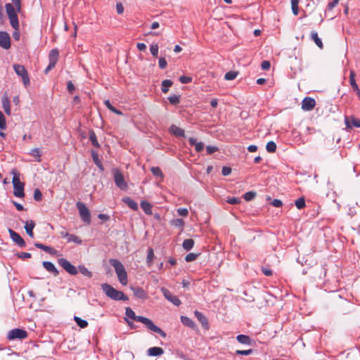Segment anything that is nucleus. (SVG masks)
I'll list each match as a JSON object with an SVG mask.
<instances>
[{"label":"nucleus","mask_w":360,"mask_h":360,"mask_svg":"<svg viewBox=\"0 0 360 360\" xmlns=\"http://www.w3.org/2000/svg\"><path fill=\"white\" fill-rule=\"evenodd\" d=\"M355 72L354 70H351L349 73V83L352 88V89L356 92L358 96L359 99L360 100V89L355 81Z\"/></svg>","instance_id":"nucleus-17"},{"label":"nucleus","mask_w":360,"mask_h":360,"mask_svg":"<svg viewBox=\"0 0 360 360\" xmlns=\"http://www.w3.org/2000/svg\"><path fill=\"white\" fill-rule=\"evenodd\" d=\"M151 172H152V174L153 175H155L156 176H160V177H162L163 176L162 170L160 169V167H152L151 168Z\"/></svg>","instance_id":"nucleus-45"},{"label":"nucleus","mask_w":360,"mask_h":360,"mask_svg":"<svg viewBox=\"0 0 360 360\" xmlns=\"http://www.w3.org/2000/svg\"><path fill=\"white\" fill-rule=\"evenodd\" d=\"M164 353L163 349L158 347H153L148 349L147 354L150 356H160Z\"/></svg>","instance_id":"nucleus-18"},{"label":"nucleus","mask_w":360,"mask_h":360,"mask_svg":"<svg viewBox=\"0 0 360 360\" xmlns=\"http://www.w3.org/2000/svg\"><path fill=\"white\" fill-rule=\"evenodd\" d=\"M125 314L127 318L141 322L151 331L160 334L163 338L166 337V333L161 328L155 326L150 319L141 316H136L134 311L130 307L126 308Z\"/></svg>","instance_id":"nucleus-1"},{"label":"nucleus","mask_w":360,"mask_h":360,"mask_svg":"<svg viewBox=\"0 0 360 360\" xmlns=\"http://www.w3.org/2000/svg\"><path fill=\"white\" fill-rule=\"evenodd\" d=\"M179 81L182 84H188L192 82V77L188 76H181L179 78Z\"/></svg>","instance_id":"nucleus-50"},{"label":"nucleus","mask_w":360,"mask_h":360,"mask_svg":"<svg viewBox=\"0 0 360 360\" xmlns=\"http://www.w3.org/2000/svg\"><path fill=\"white\" fill-rule=\"evenodd\" d=\"M9 233L11 239L20 247H25V242L23 238L15 231L12 229H9Z\"/></svg>","instance_id":"nucleus-16"},{"label":"nucleus","mask_w":360,"mask_h":360,"mask_svg":"<svg viewBox=\"0 0 360 360\" xmlns=\"http://www.w3.org/2000/svg\"><path fill=\"white\" fill-rule=\"evenodd\" d=\"M122 201L125 204H127L129 206V207H130L133 210H138V205H137V203L134 200L130 198L129 197H124L122 198Z\"/></svg>","instance_id":"nucleus-24"},{"label":"nucleus","mask_w":360,"mask_h":360,"mask_svg":"<svg viewBox=\"0 0 360 360\" xmlns=\"http://www.w3.org/2000/svg\"><path fill=\"white\" fill-rule=\"evenodd\" d=\"M13 69L15 72L21 77L24 86L27 87L30 84V77L25 67L20 64H15Z\"/></svg>","instance_id":"nucleus-7"},{"label":"nucleus","mask_w":360,"mask_h":360,"mask_svg":"<svg viewBox=\"0 0 360 360\" xmlns=\"http://www.w3.org/2000/svg\"><path fill=\"white\" fill-rule=\"evenodd\" d=\"M116 11L118 14H122L124 13V8L122 3L119 2L116 4Z\"/></svg>","instance_id":"nucleus-53"},{"label":"nucleus","mask_w":360,"mask_h":360,"mask_svg":"<svg viewBox=\"0 0 360 360\" xmlns=\"http://www.w3.org/2000/svg\"><path fill=\"white\" fill-rule=\"evenodd\" d=\"M344 121L347 129H351L353 127H360V119L354 116H345Z\"/></svg>","instance_id":"nucleus-12"},{"label":"nucleus","mask_w":360,"mask_h":360,"mask_svg":"<svg viewBox=\"0 0 360 360\" xmlns=\"http://www.w3.org/2000/svg\"><path fill=\"white\" fill-rule=\"evenodd\" d=\"M206 149L207 154L210 155L216 152L218 148L215 146H208Z\"/></svg>","instance_id":"nucleus-60"},{"label":"nucleus","mask_w":360,"mask_h":360,"mask_svg":"<svg viewBox=\"0 0 360 360\" xmlns=\"http://www.w3.org/2000/svg\"><path fill=\"white\" fill-rule=\"evenodd\" d=\"M170 224L175 226L183 228L184 226V221L181 219H174L170 221Z\"/></svg>","instance_id":"nucleus-34"},{"label":"nucleus","mask_w":360,"mask_h":360,"mask_svg":"<svg viewBox=\"0 0 360 360\" xmlns=\"http://www.w3.org/2000/svg\"><path fill=\"white\" fill-rule=\"evenodd\" d=\"M58 56L59 52L58 49H54L50 51L49 55V64L45 70L46 73L55 67L58 60Z\"/></svg>","instance_id":"nucleus-11"},{"label":"nucleus","mask_w":360,"mask_h":360,"mask_svg":"<svg viewBox=\"0 0 360 360\" xmlns=\"http://www.w3.org/2000/svg\"><path fill=\"white\" fill-rule=\"evenodd\" d=\"M6 128L5 117L1 111H0V129L4 130Z\"/></svg>","instance_id":"nucleus-46"},{"label":"nucleus","mask_w":360,"mask_h":360,"mask_svg":"<svg viewBox=\"0 0 360 360\" xmlns=\"http://www.w3.org/2000/svg\"><path fill=\"white\" fill-rule=\"evenodd\" d=\"M272 205L276 207H280L282 205V202L280 200L274 199L272 202Z\"/></svg>","instance_id":"nucleus-62"},{"label":"nucleus","mask_w":360,"mask_h":360,"mask_svg":"<svg viewBox=\"0 0 360 360\" xmlns=\"http://www.w3.org/2000/svg\"><path fill=\"white\" fill-rule=\"evenodd\" d=\"M43 266L49 272L53 274L54 276H57L59 272L56 268L55 265L51 262H43Z\"/></svg>","instance_id":"nucleus-19"},{"label":"nucleus","mask_w":360,"mask_h":360,"mask_svg":"<svg viewBox=\"0 0 360 360\" xmlns=\"http://www.w3.org/2000/svg\"><path fill=\"white\" fill-rule=\"evenodd\" d=\"M161 291L162 292L165 297L175 306H179L181 304L179 299L176 296L172 295L169 290L165 288H162Z\"/></svg>","instance_id":"nucleus-13"},{"label":"nucleus","mask_w":360,"mask_h":360,"mask_svg":"<svg viewBox=\"0 0 360 360\" xmlns=\"http://www.w3.org/2000/svg\"><path fill=\"white\" fill-rule=\"evenodd\" d=\"M295 204L297 209L301 210L305 207V200L303 198H300L295 201Z\"/></svg>","instance_id":"nucleus-42"},{"label":"nucleus","mask_w":360,"mask_h":360,"mask_svg":"<svg viewBox=\"0 0 360 360\" xmlns=\"http://www.w3.org/2000/svg\"><path fill=\"white\" fill-rule=\"evenodd\" d=\"M27 337V333L20 328H15L13 330H11L7 335V338L9 340H23L25 339Z\"/></svg>","instance_id":"nucleus-8"},{"label":"nucleus","mask_w":360,"mask_h":360,"mask_svg":"<svg viewBox=\"0 0 360 360\" xmlns=\"http://www.w3.org/2000/svg\"><path fill=\"white\" fill-rule=\"evenodd\" d=\"M114 181L116 186L121 190H126L127 188V184L126 183L124 176L122 172L117 168L112 170Z\"/></svg>","instance_id":"nucleus-6"},{"label":"nucleus","mask_w":360,"mask_h":360,"mask_svg":"<svg viewBox=\"0 0 360 360\" xmlns=\"http://www.w3.org/2000/svg\"><path fill=\"white\" fill-rule=\"evenodd\" d=\"M169 131L176 136H184V130L176 125H172Z\"/></svg>","instance_id":"nucleus-23"},{"label":"nucleus","mask_w":360,"mask_h":360,"mask_svg":"<svg viewBox=\"0 0 360 360\" xmlns=\"http://www.w3.org/2000/svg\"><path fill=\"white\" fill-rule=\"evenodd\" d=\"M92 158L94 163L96 165V166L100 168L101 170L103 169V165L101 164V162L100 161L98 155L94 152L92 151Z\"/></svg>","instance_id":"nucleus-39"},{"label":"nucleus","mask_w":360,"mask_h":360,"mask_svg":"<svg viewBox=\"0 0 360 360\" xmlns=\"http://www.w3.org/2000/svg\"><path fill=\"white\" fill-rule=\"evenodd\" d=\"M89 140L91 142V143L95 146L98 148L99 143L97 141L96 136L94 131H91L89 134Z\"/></svg>","instance_id":"nucleus-41"},{"label":"nucleus","mask_w":360,"mask_h":360,"mask_svg":"<svg viewBox=\"0 0 360 360\" xmlns=\"http://www.w3.org/2000/svg\"><path fill=\"white\" fill-rule=\"evenodd\" d=\"M58 264L71 275H76L78 273L77 269L66 259H59Z\"/></svg>","instance_id":"nucleus-10"},{"label":"nucleus","mask_w":360,"mask_h":360,"mask_svg":"<svg viewBox=\"0 0 360 360\" xmlns=\"http://www.w3.org/2000/svg\"><path fill=\"white\" fill-rule=\"evenodd\" d=\"M231 173V169L229 167H223L221 169V174L224 176H228Z\"/></svg>","instance_id":"nucleus-57"},{"label":"nucleus","mask_w":360,"mask_h":360,"mask_svg":"<svg viewBox=\"0 0 360 360\" xmlns=\"http://www.w3.org/2000/svg\"><path fill=\"white\" fill-rule=\"evenodd\" d=\"M204 148V144L202 142H198L195 146V149L197 152H200Z\"/></svg>","instance_id":"nucleus-59"},{"label":"nucleus","mask_w":360,"mask_h":360,"mask_svg":"<svg viewBox=\"0 0 360 360\" xmlns=\"http://www.w3.org/2000/svg\"><path fill=\"white\" fill-rule=\"evenodd\" d=\"M34 245L37 248H39V249H41V250H44L45 252H48L49 254L54 255L56 252V250H54L53 248H52L51 247H49V246H46V245H43L41 243H35Z\"/></svg>","instance_id":"nucleus-26"},{"label":"nucleus","mask_w":360,"mask_h":360,"mask_svg":"<svg viewBox=\"0 0 360 360\" xmlns=\"http://www.w3.org/2000/svg\"><path fill=\"white\" fill-rule=\"evenodd\" d=\"M101 288L106 296L110 299L116 301H126L128 297L122 292L116 290L110 284L103 283L101 285Z\"/></svg>","instance_id":"nucleus-2"},{"label":"nucleus","mask_w":360,"mask_h":360,"mask_svg":"<svg viewBox=\"0 0 360 360\" xmlns=\"http://www.w3.org/2000/svg\"><path fill=\"white\" fill-rule=\"evenodd\" d=\"M30 154L34 157V158H36V160L37 162H40L41 160H40V157H41V151L39 148H33L30 150Z\"/></svg>","instance_id":"nucleus-35"},{"label":"nucleus","mask_w":360,"mask_h":360,"mask_svg":"<svg viewBox=\"0 0 360 360\" xmlns=\"http://www.w3.org/2000/svg\"><path fill=\"white\" fill-rule=\"evenodd\" d=\"M167 65V60L165 58H160L159 59V67L161 69H165Z\"/></svg>","instance_id":"nucleus-55"},{"label":"nucleus","mask_w":360,"mask_h":360,"mask_svg":"<svg viewBox=\"0 0 360 360\" xmlns=\"http://www.w3.org/2000/svg\"><path fill=\"white\" fill-rule=\"evenodd\" d=\"M155 255L153 252V250L152 248H150L148 252L146 262L148 266H150L152 264V262L153 260Z\"/></svg>","instance_id":"nucleus-38"},{"label":"nucleus","mask_w":360,"mask_h":360,"mask_svg":"<svg viewBox=\"0 0 360 360\" xmlns=\"http://www.w3.org/2000/svg\"><path fill=\"white\" fill-rule=\"evenodd\" d=\"M0 46L5 49H8L11 46V38L6 32H0Z\"/></svg>","instance_id":"nucleus-14"},{"label":"nucleus","mask_w":360,"mask_h":360,"mask_svg":"<svg viewBox=\"0 0 360 360\" xmlns=\"http://www.w3.org/2000/svg\"><path fill=\"white\" fill-rule=\"evenodd\" d=\"M236 353L239 355H250L252 353V349L236 350Z\"/></svg>","instance_id":"nucleus-52"},{"label":"nucleus","mask_w":360,"mask_h":360,"mask_svg":"<svg viewBox=\"0 0 360 360\" xmlns=\"http://www.w3.org/2000/svg\"><path fill=\"white\" fill-rule=\"evenodd\" d=\"M316 105V101L314 98L306 97L302 102V109L305 111L311 110Z\"/></svg>","instance_id":"nucleus-15"},{"label":"nucleus","mask_w":360,"mask_h":360,"mask_svg":"<svg viewBox=\"0 0 360 360\" xmlns=\"http://www.w3.org/2000/svg\"><path fill=\"white\" fill-rule=\"evenodd\" d=\"M226 202L231 205H236L240 202V200L237 198H229L226 200Z\"/></svg>","instance_id":"nucleus-58"},{"label":"nucleus","mask_w":360,"mask_h":360,"mask_svg":"<svg viewBox=\"0 0 360 360\" xmlns=\"http://www.w3.org/2000/svg\"><path fill=\"white\" fill-rule=\"evenodd\" d=\"M42 198V194L39 189L37 188L34 191V199L37 201H40Z\"/></svg>","instance_id":"nucleus-49"},{"label":"nucleus","mask_w":360,"mask_h":360,"mask_svg":"<svg viewBox=\"0 0 360 360\" xmlns=\"http://www.w3.org/2000/svg\"><path fill=\"white\" fill-rule=\"evenodd\" d=\"M134 295L141 299H146L147 297V293L141 288H131Z\"/></svg>","instance_id":"nucleus-21"},{"label":"nucleus","mask_w":360,"mask_h":360,"mask_svg":"<svg viewBox=\"0 0 360 360\" xmlns=\"http://www.w3.org/2000/svg\"><path fill=\"white\" fill-rule=\"evenodd\" d=\"M168 100L171 104L176 105L180 102V97L177 95H172L168 98Z\"/></svg>","instance_id":"nucleus-43"},{"label":"nucleus","mask_w":360,"mask_h":360,"mask_svg":"<svg viewBox=\"0 0 360 360\" xmlns=\"http://www.w3.org/2000/svg\"><path fill=\"white\" fill-rule=\"evenodd\" d=\"M173 82L169 79H165L162 82V91L163 93H167L169 88L172 85Z\"/></svg>","instance_id":"nucleus-30"},{"label":"nucleus","mask_w":360,"mask_h":360,"mask_svg":"<svg viewBox=\"0 0 360 360\" xmlns=\"http://www.w3.org/2000/svg\"><path fill=\"white\" fill-rule=\"evenodd\" d=\"M67 87H68V91H69V92H70V93H72V91L75 90V86H74V84L72 83V82H70V81L68 82Z\"/></svg>","instance_id":"nucleus-64"},{"label":"nucleus","mask_w":360,"mask_h":360,"mask_svg":"<svg viewBox=\"0 0 360 360\" xmlns=\"http://www.w3.org/2000/svg\"><path fill=\"white\" fill-rule=\"evenodd\" d=\"M179 215L181 217H186L188 214V210L187 208L181 207L176 210Z\"/></svg>","instance_id":"nucleus-47"},{"label":"nucleus","mask_w":360,"mask_h":360,"mask_svg":"<svg viewBox=\"0 0 360 360\" xmlns=\"http://www.w3.org/2000/svg\"><path fill=\"white\" fill-rule=\"evenodd\" d=\"M255 196V193L253 192H248L244 195V198L245 200L249 201L253 199Z\"/></svg>","instance_id":"nucleus-54"},{"label":"nucleus","mask_w":360,"mask_h":360,"mask_svg":"<svg viewBox=\"0 0 360 360\" xmlns=\"http://www.w3.org/2000/svg\"><path fill=\"white\" fill-rule=\"evenodd\" d=\"M11 174L13 175L12 183L13 185V194L18 198H23L24 193V183L21 182L15 169L11 171Z\"/></svg>","instance_id":"nucleus-5"},{"label":"nucleus","mask_w":360,"mask_h":360,"mask_svg":"<svg viewBox=\"0 0 360 360\" xmlns=\"http://www.w3.org/2000/svg\"><path fill=\"white\" fill-rule=\"evenodd\" d=\"M5 7L12 27L15 30H18L19 22L18 18V13L19 11H18L16 7L11 4H6Z\"/></svg>","instance_id":"nucleus-4"},{"label":"nucleus","mask_w":360,"mask_h":360,"mask_svg":"<svg viewBox=\"0 0 360 360\" xmlns=\"http://www.w3.org/2000/svg\"><path fill=\"white\" fill-rule=\"evenodd\" d=\"M141 207L146 214H152V205L148 201H141Z\"/></svg>","instance_id":"nucleus-25"},{"label":"nucleus","mask_w":360,"mask_h":360,"mask_svg":"<svg viewBox=\"0 0 360 360\" xmlns=\"http://www.w3.org/2000/svg\"><path fill=\"white\" fill-rule=\"evenodd\" d=\"M74 320L77 323V324L82 328H84L88 326V322L86 320H83L78 316H75Z\"/></svg>","instance_id":"nucleus-36"},{"label":"nucleus","mask_w":360,"mask_h":360,"mask_svg":"<svg viewBox=\"0 0 360 360\" xmlns=\"http://www.w3.org/2000/svg\"><path fill=\"white\" fill-rule=\"evenodd\" d=\"M194 245V240L193 239H186L183 242L182 246L184 250L188 251L193 248Z\"/></svg>","instance_id":"nucleus-29"},{"label":"nucleus","mask_w":360,"mask_h":360,"mask_svg":"<svg viewBox=\"0 0 360 360\" xmlns=\"http://www.w3.org/2000/svg\"><path fill=\"white\" fill-rule=\"evenodd\" d=\"M110 263L114 267L120 283L123 285H126L128 283V278L123 264L119 260L115 259H110Z\"/></svg>","instance_id":"nucleus-3"},{"label":"nucleus","mask_w":360,"mask_h":360,"mask_svg":"<svg viewBox=\"0 0 360 360\" xmlns=\"http://www.w3.org/2000/svg\"><path fill=\"white\" fill-rule=\"evenodd\" d=\"M78 270L82 275L88 278H91L92 276V273L83 265L79 266Z\"/></svg>","instance_id":"nucleus-32"},{"label":"nucleus","mask_w":360,"mask_h":360,"mask_svg":"<svg viewBox=\"0 0 360 360\" xmlns=\"http://www.w3.org/2000/svg\"><path fill=\"white\" fill-rule=\"evenodd\" d=\"M237 77V72L234 71H229L226 73L224 78L226 80H233Z\"/></svg>","instance_id":"nucleus-44"},{"label":"nucleus","mask_w":360,"mask_h":360,"mask_svg":"<svg viewBox=\"0 0 360 360\" xmlns=\"http://www.w3.org/2000/svg\"><path fill=\"white\" fill-rule=\"evenodd\" d=\"M150 51L151 54L153 56H157L158 54V44H152L150 47Z\"/></svg>","instance_id":"nucleus-48"},{"label":"nucleus","mask_w":360,"mask_h":360,"mask_svg":"<svg viewBox=\"0 0 360 360\" xmlns=\"http://www.w3.org/2000/svg\"><path fill=\"white\" fill-rule=\"evenodd\" d=\"M77 207L82 221L89 224L91 222V215L89 209L81 202H78L77 203Z\"/></svg>","instance_id":"nucleus-9"},{"label":"nucleus","mask_w":360,"mask_h":360,"mask_svg":"<svg viewBox=\"0 0 360 360\" xmlns=\"http://www.w3.org/2000/svg\"><path fill=\"white\" fill-rule=\"evenodd\" d=\"M261 67L262 70H267L270 68L271 64L270 62L268 60H264L262 62Z\"/></svg>","instance_id":"nucleus-56"},{"label":"nucleus","mask_w":360,"mask_h":360,"mask_svg":"<svg viewBox=\"0 0 360 360\" xmlns=\"http://www.w3.org/2000/svg\"><path fill=\"white\" fill-rule=\"evenodd\" d=\"M236 339L241 344L250 345V343H251V340H250V337H248V335H238L236 337Z\"/></svg>","instance_id":"nucleus-28"},{"label":"nucleus","mask_w":360,"mask_h":360,"mask_svg":"<svg viewBox=\"0 0 360 360\" xmlns=\"http://www.w3.org/2000/svg\"><path fill=\"white\" fill-rule=\"evenodd\" d=\"M35 226V223L32 221H27L25 224V229L26 233L32 238L34 237L33 229Z\"/></svg>","instance_id":"nucleus-20"},{"label":"nucleus","mask_w":360,"mask_h":360,"mask_svg":"<svg viewBox=\"0 0 360 360\" xmlns=\"http://www.w3.org/2000/svg\"><path fill=\"white\" fill-rule=\"evenodd\" d=\"M3 108L4 109L5 112L10 115L11 113V106H10V101L8 98H4L2 101Z\"/></svg>","instance_id":"nucleus-33"},{"label":"nucleus","mask_w":360,"mask_h":360,"mask_svg":"<svg viewBox=\"0 0 360 360\" xmlns=\"http://www.w3.org/2000/svg\"><path fill=\"white\" fill-rule=\"evenodd\" d=\"M67 241L68 243L73 242V243H77V244H81L82 243V240L79 238H78L75 235L70 234V233L68 236Z\"/></svg>","instance_id":"nucleus-37"},{"label":"nucleus","mask_w":360,"mask_h":360,"mask_svg":"<svg viewBox=\"0 0 360 360\" xmlns=\"http://www.w3.org/2000/svg\"><path fill=\"white\" fill-rule=\"evenodd\" d=\"M181 321L182 323L188 327H190L191 328H194L195 326L194 322L188 317L185 316H181Z\"/></svg>","instance_id":"nucleus-27"},{"label":"nucleus","mask_w":360,"mask_h":360,"mask_svg":"<svg viewBox=\"0 0 360 360\" xmlns=\"http://www.w3.org/2000/svg\"><path fill=\"white\" fill-rule=\"evenodd\" d=\"M266 149L269 153H274L276 150V144L274 141H269L266 143Z\"/></svg>","instance_id":"nucleus-40"},{"label":"nucleus","mask_w":360,"mask_h":360,"mask_svg":"<svg viewBox=\"0 0 360 360\" xmlns=\"http://www.w3.org/2000/svg\"><path fill=\"white\" fill-rule=\"evenodd\" d=\"M311 39L314 40L315 44L321 49L323 48V43L321 41V39L319 37L317 32H312L311 33Z\"/></svg>","instance_id":"nucleus-31"},{"label":"nucleus","mask_w":360,"mask_h":360,"mask_svg":"<svg viewBox=\"0 0 360 360\" xmlns=\"http://www.w3.org/2000/svg\"><path fill=\"white\" fill-rule=\"evenodd\" d=\"M197 258V255L196 254H194V253H189L188 254L186 257H185V260L186 262H192V261H194Z\"/></svg>","instance_id":"nucleus-51"},{"label":"nucleus","mask_w":360,"mask_h":360,"mask_svg":"<svg viewBox=\"0 0 360 360\" xmlns=\"http://www.w3.org/2000/svg\"><path fill=\"white\" fill-rule=\"evenodd\" d=\"M195 317L198 320L202 323V325L207 329L208 328V321L207 318L200 311H195L194 312Z\"/></svg>","instance_id":"nucleus-22"},{"label":"nucleus","mask_w":360,"mask_h":360,"mask_svg":"<svg viewBox=\"0 0 360 360\" xmlns=\"http://www.w3.org/2000/svg\"><path fill=\"white\" fill-rule=\"evenodd\" d=\"M13 6H15L18 10V11H20L21 6H20V0H11Z\"/></svg>","instance_id":"nucleus-61"},{"label":"nucleus","mask_w":360,"mask_h":360,"mask_svg":"<svg viewBox=\"0 0 360 360\" xmlns=\"http://www.w3.org/2000/svg\"><path fill=\"white\" fill-rule=\"evenodd\" d=\"M338 1L339 0H333L328 4V8L330 10L333 9L338 4Z\"/></svg>","instance_id":"nucleus-63"}]
</instances>
